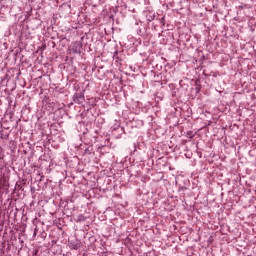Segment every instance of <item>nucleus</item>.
<instances>
[{
  "mask_svg": "<svg viewBox=\"0 0 256 256\" xmlns=\"http://www.w3.org/2000/svg\"><path fill=\"white\" fill-rule=\"evenodd\" d=\"M83 99H84L83 96H80V97H79V100H80V101H83Z\"/></svg>",
  "mask_w": 256,
  "mask_h": 256,
  "instance_id": "1",
  "label": "nucleus"
}]
</instances>
